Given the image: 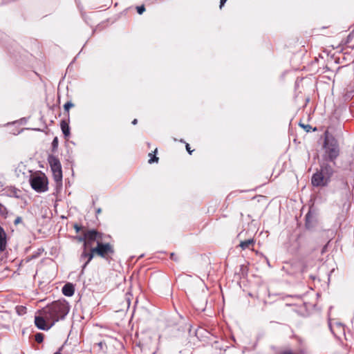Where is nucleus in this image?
I'll list each match as a JSON object with an SVG mask.
<instances>
[{"label":"nucleus","instance_id":"c85d7f7f","mask_svg":"<svg viewBox=\"0 0 354 354\" xmlns=\"http://www.w3.org/2000/svg\"><path fill=\"white\" fill-rule=\"evenodd\" d=\"M227 1V0H221L220 1V9H221L223 8V6H224V3Z\"/></svg>","mask_w":354,"mask_h":354},{"label":"nucleus","instance_id":"f8f14e48","mask_svg":"<svg viewBox=\"0 0 354 354\" xmlns=\"http://www.w3.org/2000/svg\"><path fill=\"white\" fill-rule=\"evenodd\" d=\"M75 292V288L72 283H68L62 288V293L66 297H71Z\"/></svg>","mask_w":354,"mask_h":354},{"label":"nucleus","instance_id":"423d86ee","mask_svg":"<svg viewBox=\"0 0 354 354\" xmlns=\"http://www.w3.org/2000/svg\"><path fill=\"white\" fill-rule=\"evenodd\" d=\"M85 232L86 240H85V244H83V247L85 248H93L92 245L94 242L97 245L98 243L104 241V234L96 230H88L85 231Z\"/></svg>","mask_w":354,"mask_h":354},{"label":"nucleus","instance_id":"bb28decb","mask_svg":"<svg viewBox=\"0 0 354 354\" xmlns=\"http://www.w3.org/2000/svg\"><path fill=\"white\" fill-rule=\"evenodd\" d=\"M74 229L75 230L76 232H79L82 230V227L75 223L73 225Z\"/></svg>","mask_w":354,"mask_h":354},{"label":"nucleus","instance_id":"a211bd4d","mask_svg":"<svg viewBox=\"0 0 354 354\" xmlns=\"http://www.w3.org/2000/svg\"><path fill=\"white\" fill-rule=\"evenodd\" d=\"M8 211L7 208L0 203V215L4 218H7Z\"/></svg>","mask_w":354,"mask_h":354},{"label":"nucleus","instance_id":"5701e85b","mask_svg":"<svg viewBox=\"0 0 354 354\" xmlns=\"http://www.w3.org/2000/svg\"><path fill=\"white\" fill-rule=\"evenodd\" d=\"M281 354H300V353L298 352H296V351H293L292 350H286V351H283Z\"/></svg>","mask_w":354,"mask_h":354},{"label":"nucleus","instance_id":"9d476101","mask_svg":"<svg viewBox=\"0 0 354 354\" xmlns=\"http://www.w3.org/2000/svg\"><path fill=\"white\" fill-rule=\"evenodd\" d=\"M321 172L324 175V176L329 180L330 181V178L331 177L333 176V174H334V169L333 168L329 165L327 163H323L321 166H320V169Z\"/></svg>","mask_w":354,"mask_h":354},{"label":"nucleus","instance_id":"2f4dec72","mask_svg":"<svg viewBox=\"0 0 354 354\" xmlns=\"http://www.w3.org/2000/svg\"><path fill=\"white\" fill-rule=\"evenodd\" d=\"M309 217H310V215H309V213L306 214V225L307 227H308V219H309Z\"/></svg>","mask_w":354,"mask_h":354},{"label":"nucleus","instance_id":"6e6552de","mask_svg":"<svg viewBox=\"0 0 354 354\" xmlns=\"http://www.w3.org/2000/svg\"><path fill=\"white\" fill-rule=\"evenodd\" d=\"M330 181L324 176L321 171L315 172L311 178V183L315 187H326Z\"/></svg>","mask_w":354,"mask_h":354},{"label":"nucleus","instance_id":"7c9ffc66","mask_svg":"<svg viewBox=\"0 0 354 354\" xmlns=\"http://www.w3.org/2000/svg\"><path fill=\"white\" fill-rule=\"evenodd\" d=\"M97 345H98V346H99L101 349H102V348H103V346H104V345H105V343H104V342H99V343L97 344Z\"/></svg>","mask_w":354,"mask_h":354},{"label":"nucleus","instance_id":"f704fd0d","mask_svg":"<svg viewBox=\"0 0 354 354\" xmlns=\"http://www.w3.org/2000/svg\"><path fill=\"white\" fill-rule=\"evenodd\" d=\"M137 122H138V120H137V119H134V120L132 121V124H134V125H135V124H137Z\"/></svg>","mask_w":354,"mask_h":354},{"label":"nucleus","instance_id":"f257e3e1","mask_svg":"<svg viewBox=\"0 0 354 354\" xmlns=\"http://www.w3.org/2000/svg\"><path fill=\"white\" fill-rule=\"evenodd\" d=\"M68 311L69 306L64 300L53 301L43 308L46 318L50 322V325H54L55 322L63 319Z\"/></svg>","mask_w":354,"mask_h":354},{"label":"nucleus","instance_id":"c9c22d12","mask_svg":"<svg viewBox=\"0 0 354 354\" xmlns=\"http://www.w3.org/2000/svg\"><path fill=\"white\" fill-rule=\"evenodd\" d=\"M37 257V254H35V255H32V259H33V258H36Z\"/></svg>","mask_w":354,"mask_h":354},{"label":"nucleus","instance_id":"2eb2a0df","mask_svg":"<svg viewBox=\"0 0 354 354\" xmlns=\"http://www.w3.org/2000/svg\"><path fill=\"white\" fill-rule=\"evenodd\" d=\"M8 192L10 194L14 197L19 198V194L20 193V190L15 187H10L8 188Z\"/></svg>","mask_w":354,"mask_h":354},{"label":"nucleus","instance_id":"20e7f679","mask_svg":"<svg viewBox=\"0 0 354 354\" xmlns=\"http://www.w3.org/2000/svg\"><path fill=\"white\" fill-rule=\"evenodd\" d=\"M48 161L50 164L55 181L57 184L61 185L62 181V170L59 160L57 157L51 155L48 156Z\"/></svg>","mask_w":354,"mask_h":354},{"label":"nucleus","instance_id":"0eeeda50","mask_svg":"<svg viewBox=\"0 0 354 354\" xmlns=\"http://www.w3.org/2000/svg\"><path fill=\"white\" fill-rule=\"evenodd\" d=\"M35 324L39 329L44 330H48L53 326L50 325V322L46 318L43 309L40 311V315L35 316Z\"/></svg>","mask_w":354,"mask_h":354},{"label":"nucleus","instance_id":"b1692460","mask_svg":"<svg viewBox=\"0 0 354 354\" xmlns=\"http://www.w3.org/2000/svg\"><path fill=\"white\" fill-rule=\"evenodd\" d=\"M145 10V8L144 6H138L137 7V11L141 15L144 12V11Z\"/></svg>","mask_w":354,"mask_h":354},{"label":"nucleus","instance_id":"e433bc0d","mask_svg":"<svg viewBox=\"0 0 354 354\" xmlns=\"http://www.w3.org/2000/svg\"><path fill=\"white\" fill-rule=\"evenodd\" d=\"M37 257V254H35V255H32V259H33V258H36Z\"/></svg>","mask_w":354,"mask_h":354},{"label":"nucleus","instance_id":"f3484780","mask_svg":"<svg viewBox=\"0 0 354 354\" xmlns=\"http://www.w3.org/2000/svg\"><path fill=\"white\" fill-rule=\"evenodd\" d=\"M156 152H157V149H155L153 153H156ZM149 156L150 157V159L148 161L149 164H152L153 162H158V158L155 154H153V153H149Z\"/></svg>","mask_w":354,"mask_h":354},{"label":"nucleus","instance_id":"aec40b11","mask_svg":"<svg viewBox=\"0 0 354 354\" xmlns=\"http://www.w3.org/2000/svg\"><path fill=\"white\" fill-rule=\"evenodd\" d=\"M44 335L43 333H38L35 336V339L38 343H41L44 341Z\"/></svg>","mask_w":354,"mask_h":354},{"label":"nucleus","instance_id":"dca6fc26","mask_svg":"<svg viewBox=\"0 0 354 354\" xmlns=\"http://www.w3.org/2000/svg\"><path fill=\"white\" fill-rule=\"evenodd\" d=\"M337 187H339L340 189H347V186H348L347 182L343 178L339 179L337 181Z\"/></svg>","mask_w":354,"mask_h":354},{"label":"nucleus","instance_id":"9b49d317","mask_svg":"<svg viewBox=\"0 0 354 354\" xmlns=\"http://www.w3.org/2000/svg\"><path fill=\"white\" fill-rule=\"evenodd\" d=\"M7 246V234L3 228L0 225V251L3 252Z\"/></svg>","mask_w":354,"mask_h":354},{"label":"nucleus","instance_id":"72a5a7b5","mask_svg":"<svg viewBox=\"0 0 354 354\" xmlns=\"http://www.w3.org/2000/svg\"><path fill=\"white\" fill-rule=\"evenodd\" d=\"M101 212H102L101 208H97V209H96V214H100V213H101Z\"/></svg>","mask_w":354,"mask_h":354},{"label":"nucleus","instance_id":"473e14b6","mask_svg":"<svg viewBox=\"0 0 354 354\" xmlns=\"http://www.w3.org/2000/svg\"><path fill=\"white\" fill-rule=\"evenodd\" d=\"M326 249H327V244H326V245H325L323 247V248H322V254H324V253L326 251Z\"/></svg>","mask_w":354,"mask_h":354},{"label":"nucleus","instance_id":"ddd939ff","mask_svg":"<svg viewBox=\"0 0 354 354\" xmlns=\"http://www.w3.org/2000/svg\"><path fill=\"white\" fill-rule=\"evenodd\" d=\"M60 127L65 138H68L70 136V127L68 122L66 120H62Z\"/></svg>","mask_w":354,"mask_h":354},{"label":"nucleus","instance_id":"393cba45","mask_svg":"<svg viewBox=\"0 0 354 354\" xmlns=\"http://www.w3.org/2000/svg\"><path fill=\"white\" fill-rule=\"evenodd\" d=\"M301 127H303L306 132H309L311 129V127L309 124H300Z\"/></svg>","mask_w":354,"mask_h":354},{"label":"nucleus","instance_id":"1a4fd4ad","mask_svg":"<svg viewBox=\"0 0 354 354\" xmlns=\"http://www.w3.org/2000/svg\"><path fill=\"white\" fill-rule=\"evenodd\" d=\"M88 248L90 249L89 252L87 251V248H84V250L80 256L81 260L85 259H87L82 266L83 270L86 267V266L89 263V262L95 256V252H93V248Z\"/></svg>","mask_w":354,"mask_h":354},{"label":"nucleus","instance_id":"39448f33","mask_svg":"<svg viewBox=\"0 0 354 354\" xmlns=\"http://www.w3.org/2000/svg\"><path fill=\"white\" fill-rule=\"evenodd\" d=\"M32 188L37 192H44L48 190V180L44 174L32 176L30 179Z\"/></svg>","mask_w":354,"mask_h":354},{"label":"nucleus","instance_id":"6ab92c4d","mask_svg":"<svg viewBox=\"0 0 354 354\" xmlns=\"http://www.w3.org/2000/svg\"><path fill=\"white\" fill-rule=\"evenodd\" d=\"M74 106H75L74 104L72 103L71 101L67 102L64 105V109L65 111L67 112L68 115H69V110H70V109L73 107Z\"/></svg>","mask_w":354,"mask_h":354},{"label":"nucleus","instance_id":"412c9836","mask_svg":"<svg viewBox=\"0 0 354 354\" xmlns=\"http://www.w3.org/2000/svg\"><path fill=\"white\" fill-rule=\"evenodd\" d=\"M58 138L57 137H55L52 142V150L53 151H56L58 147Z\"/></svg>","mask_w":354,"mask_h":354},{"label":"nucleus","instance_id":"a878e982","mask_svg":"<svg viewBox=\"0 0 354 354\" xmlns=\"http://www.w3.org/2000/svg\"><path fill=\"white\" fill-rule=\"evenodd\" d=\"M21 222H22V218H21V217H20V216H17V217L15 218V221H14V224H15V225H18V224L21 223Z\"/></svg>","mask_w":354,"mask_h":354},{"label":"nucleus","instance_id":"4be33fe9","mask_svg":"<svg viewBox=\"0 0 354 354\" xmlns=\"http://www.w3.org/2000/svg\"><path fill=\"white\" fill-rule=\"evenodd\" d=\"M77 239L78 240V241L83 242L84 244H85V240H86V232H84L83 236L77 237Z\"/></svg>","mask_w":354,"mask_h":354},{"label":"nucleus","instance_id":"f03ea898","mask_svg":"<svg viewBox=\"0 0 354 354\" xmlns=\"http://www.w3.org/2000/svg\"><path fill=\"white\" fill-rule=\"evenodd\" d=\"M323 147L324 149V159L335 162L340 151L337 139L326 132Z\"/></svg>","mask_w":354,"mask_h":354},{"label":"nucleus","instance_id":"cd10ccee","mask_svg":"<svg viewBox=\"0 0 354 354\" xmlns=\"http://www.w3.org/2000/svg\"><path fill=\"white\" fill-rule=\"evenodd\" d=\"M185 147H186V149L187 151V152L189 153V154H192V151L191 149H190V147H189V145L188 143H186V145H185Z\"/></svg>","mask_w":354,"mask_h":354},{"label":"nucleus","instance_id":"4468645a","mask_svg":"<svg viewBox=\"0 0 354 354\" xmlns=\"http://www.w3.org/2000/svg\"><path fill=\"white\" fill-rule=\"evenodd\" d=\"M254 245V239H249L248 240L241 241V243L239 244V247H241V248L242 250H245V249L250 248V246H253Z\"/></svg>","mask_w":354,"mask_h":354},{"label":"nucleus","instance_id":"c756f323","mask_svg":"<svg viewBox=\"0 0 354 354\" xmlns=\"http://www.w3.org/2000/svg\"><path fill=\"white\" fill-rule=\"evenodd\" d=\"M170 258L172 259V260H174V261H177V259L176 257V255L174 253H171L170 254Z\"/></svg>","mask_w":354,"mask_h":354},{"label":"nucleus","instance_id":"7ed1b4c3","mask_svg":"<svg viewBox=\"0 0 354 354\" xmlns=\"http://www.w3.org/2000/svg\"><path fill=\"white\" fill-rule=\"evenodd\" d=\"M93 252H95V256L110 261L111 256L115 253V250L113 245L110 243L101 241L98 243L96 247L93 248Z\"/></svg>","mask_w":354,"mask_h":354}]
</instances>
